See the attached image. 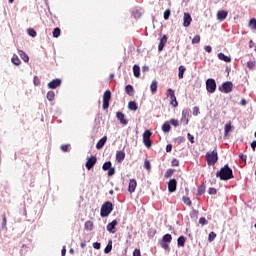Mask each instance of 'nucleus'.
Returning a JSON list of instances; mask_svg holds the SVG:
<instances>
[{"mask_svg":"<svg viewBox=\"0 0 256 256\" xmlns=\"http://www.w3.org/2000/svg\"><path fill=\"white\" fill-rule=\"evenodd\" d=\"M13 65H16L18 67V65H21V60L19 59V56H17V54H14L12 59H11Z\"/></svg>","mask_w":256,"mask_h":256,"instance_id":"obj_32","label":"nucleus"},{"mask_svg":"<svg viewBox=\"0 0 256 256\" xmlns=\"http://www.w3.org/2000/svg\"><path fill=\"white\" fill-rule=\"evenodd\" d=\"M117 220H113L112 222L108 223V225L106 226L107 231H109L110 233H117V230L115 229V227H117Z\"/></svg>","mask_w":256,"mask_h":256,"instance_id":"obj_15","label":"nucleus"},{"mask_svg":"<svg viewBox=\"0 0 256 256\" xmlns=\"http://www.w3.org/2000/svg\"><path fill=\"white\" fill-rule=\"evenodd\" d=\"M133 73L134 77H141V68L139 67V65L135 64L133 66Z\"/></svg>","mask_w":256,"mask_h":256,"instance_id":"obj_27","label":"nucleus"},{"mask_svg":"<svg viewBox=\"0 0 256 256\" xmlns=\"http://www.w3.org/2000/svg\"><path fill=\"white\" fill-rule=\"evenodd\" d=\"M218 59L224 61L225 63H231V57L225 55L223 52L218 53Z\"/></svg>","mask_w":256,"mask_h":256,"instance_id":"obj_22","label":"nucleus"},{"mask_svg":"<svg viewBox=\"0 0 256 256\" xmlns=\"http://www.w3.org/2000/svg\"><path fill=\"white\" fill-rule=\"evenodd\" d=\"M125 160V152L124 151H118L116 153V161L117 163H122V161Z\"/></svg>","mask_w":256,"mask_h":256,"instance_id":"obj_23","label":"nucleus"},{"mask_svg":"<svg viewBox=\"0 0 256 256\" xmlns=\"http://www.w3.org/2000/svg\"><path fill=\"white\" fill-rule=\"evenodd\" d=\"M48 101H55V92L49 91L46 95Z\"/></svg>","mask_w":256,"mask_h":256,"instance_id":"obj_36","label":"nucleus"},{"mask_svg":"<svg viewBox=\"0 0 256 256\" xmlns=\"http://www.w3.org/2000/svg\"><path fill=\"white\" fill-rule=\"evenodd\" d=\"M185 241H187V238H185V236L178 237L177 239L178 247H185Z\"/></svg>","mask_w":256,"mask_h":256,"instance_id":"obj_28","label":"nucleus"},{"mask_svg":"<svg viewBox=\"0 0 256 256\" xmlns=\"http://www.w3.org/2000/svg\"><path fill=\"white\" fill-rule=\"evenodd\" d=\"M175 141L178 143V145H181V143H185V137L179 136L175 139Z\"/></svg>","mask_w":256,"mask_h":256,"instance_id":"obj_48","label":"nucleus"},{"mask_svg":"<svg viewBox=\"0 0 256 256\" xmlns=\"http://www.w3.org/2000/svg\"><path fill=\"white\" fill-rule=\"evenodd\" d=\"M151 135H153L151 130H145L143 133V143L147 149L151 147Z\"/></svg>","mask_w":256,"mask_h":256,"instance_id":"obj_8","label":"nucleus"},{"mask_svg":"<svg viewBox=\"0 0 256 256\" xmlns=\"http://www.w3.org/2000/svg\"><path fill=\"white\" fill-rule=\"evenodd\" d=\"M249 26L251 29H256V20L254 18L249 21Z\"/></svg>","mask_w":256,"mask_h":256,"instance_id":"obj_52","label":"nucleus"},{"mask_svg":"<svg viewBox=\"0 0 256 256\" xmlns=\"http://www.w3.org/2000/svg\"><path fill=\"white\" fill-rule=\"evenodd\" d=\"M84 227H85L86 231H93V222L86 221L84 224Z\"/></svg>","mask_w":256,"mask_h":256,"instance_id":"obj_35","label":"nucleus"},{"mask_svg":"<svg viewBox=\"0 0 256 256\" xmlns=\"http://www.w3.org/2000/svg\"><path fill=\"white\" fill-rule=\"evenodd\" d=\"M128 109H129L130 111H137V102H135V101H130V102L128 103Z\"/></svg>","mask_w":256,"mask_h":256,"instance_id":"obj_33","label":"nucleus"},{"mask_svg":"<svg viewBox=\"0 0 256 256\" xmlns=\"http://www.w3.org/2000/svg\"><path fill=\"white\" fill-rule=\"evenodd\" d=\"M204 50L206 51V53H211L213 51V48L211 46H205Z\"/></svg>","mask_w":256,"mask_h":256,"instance_id":"obj_59","label":"nucleus"},{"mask_svg":"<svg viewBox=\"0 0 256 256\" xmlns=\"http://www.w3.org/2000/svg\"><path fill=\"white\" fill-rule=\"evenodd\" d=\"M125 91H126L127 95H129L130 97H132V95H134V93H135V89L130 84H128L125 87Z\"/></svg>","mask_w":256,"mask_h":256,"instance_id":"obj_29","label":"nucleus"},{"mask_svg":"<svg viewBox=\"0 0 256 256\" xmlns=\"http://www.w3.org/2000/svg\"><path fill=\"white\" fill-rule=\"evenodd\" d=\"M218 89L221 91V93H231V91H233V82H224L221 86H219Z\"/></svg>","mask_w":256,"mask_h":256,"instance_id":"obj_7","label":"nucleus"},{"mask_svg":"<svg viewBox=\"0 0 256 256\" xmlns=\"http://www.w3.org/2000/svg\"><path fill=\"white\" fill-rule=\"evenodd\" d=\"M215 237H217V234H215V232H210L208 236L209 243L215 241Z\"/></svg>","mask_w":256,"mask_h":256,"instance_id":"obj_41","label":"nucleus"},{"mask_svg":"<svg viewBox=\"0 0 256 256\" xmlns=\"http://www.w3.org/2000/svg\"><path fill=\"white\" fill-rule=\"evenodd\" d=\"M216 177L220 178V181H229L234 179L235 175H233V169L229 167V164H226L216 173Z\"/></svg>","mask_w":256,"mask_h":256,"instance_id":"obj_1","label":"nucleus"},{"mask_svg":"<svg viewBox=\"0 0 256 256\" xmlns=\"http://www.w3.org/2000/svg\"><path fill=\"white\" fill-rule=\"evenodd\" d=\"M185 71H187V68L185 66L181 65L178 68V79H183V75H185Z\"/></svg>","mask_w":256,"mask_h":256,"instance_id":"obj_25","label":"nucleus"},{"mask_svg":"<svg viewBox=\"0 0 256 256\" xmlns=\"http://www.w3.org/2000/svg\"><path fill=\"white\" fill-rule=\"evenodd\" d=\"M18 54L21 57V59L24 60L25 63H29V55H27V53H25V51L18 50Z\"/></svg>","mask_w":256,"mask_h":256,"instance_id":"obj_24","label":"nucleus"},{"mask_svg":"<svg viewBox=\"0 0 256 256\" xmlns=\"http://www.w3.org/2000/svg\"><path fill=\"white\" fill-rule=\"evenodd\" d=\"M93 248H94V249H101V243H99V242H94V243H93Z\"/></svg>","mask_w":256,"mask_h":256,"instance_id":"obj_60","label":"nucleus"},{"mask_svg":"<svg viewBox=\"0 0 256 256\" xmlns=\"http://www.w3.org/2000/svg\"><path fill=\"white\" fill-rule=\"evenodd\" d=\"M133 256H141V250L135 249L133 252Z\"/></svg>","mask_w":256,"mask_h":256,"instance_id":"obj_62","label":"nucleus"},{"mask_svg":"<svg viewBox=\"0 0 256 256\" xmlns=\"http://www.w3.org/2000/svg\"><path fill=\"white\" fill-rule=\"evenodd\" d=\"M230 131H231V124H226L224 128V135L228 136Z\"/></svg>","mask_w":256,"mask_h":256,"instance_id":"obj_44","label":"nucleus"},{"mask_svg":"<svg viewBox=\"0 0 256 256\" xmlns=\"http://www.w3.org/2000/svg\"><path fill=\"white\" fill-rule=\"evenodd\" d=\"M251 148L253 149V151H255V148H256V140H254V141L251 143Z\"/></svg>","mask_w":256,"mask_h":256,"instance_id":"obj_63","label":"nucleus"},{"mask_svg":"<svg viewBox=\"0 0 256 256\" xmlns=\"http://www.w3.org/2000/svg\"><path fill=\"white\" fill-rule=\"evenodd\" d=\"M150 91L153 95L157 93V80H153L151 85H150Z\"/></svg>","mask_w":256,"mask_h":256,"instance_id":"obj_31","label":"nucleus"},{"mask_svg":"<svg viewBox=\"0 0 256 256\" xmlns=\"http://www.w3.org/2000/svg\"><path fill=\"white\" fill-rule=\"evenodd\" d=\"M57 87H61V79L59 78L53 79L51 82L48 83L49 89H57Z\"/></svg>","mask_w":256,"mask_h":256,"instance_id":"obj_14","label":"nucleus"},{"mask_svg":"<svg viewBox=\"0 0 256 256\" xmlns=\"http://www.w3.org/2000/svg\"><path fill=\"white\" fill-rule=\"evenodd\" d=\"M182 201L185 205H187L188 207H191V199L189 197L183 196Z\"/></svg>","mask_w":256,"mask_h":256,"instance_id":"obj_39","label":"nucleus"},{"mask_svg":"<svg viewBox=\"0 0 256 256\" xmlns=\"http://www.w3.org/2000/svg\"><path fill=\"white\" fill-rule=\"evenodd\" d=\"M33 83L35 87H39V85H41V80H39V77L34 76Z\"/></svg>","mask_w":256,"mask_h":256,"instance_id":"obj_50","label":"nucleus"},{"mask_svg":"<svg viewBox=\"0 0 256 256\" xmlns=\"http://www.w3.org/2000/svg\"><path fill=\"white\" fill-rule=\"evenodd\" d=\"M166 44H167V35H164L160 39V42L158 44V51H159V53H161V51H163V48L165 47Z\"/></svg>","mask_w":256,"mask_h":256,"instance_id":"obj_19","label":"nucleus"},{"mask_svg":"<svg viewBox=\"0 0 256 256\" xmlns=\"http://www.w3.org/2000/svg\"><path fill=\"white\" fill-rule=\"evenodd\" d=\"M169 124H170V125H173L174 127H179V120L172 118V119L169 121Z\"/></svg>","mask_w":256,"mask_h":256,"instance_id":"obj_47","label":"nucleus"},{"mask_svg":"<svg viewBox=\"0 0 256 256\" xmlns=\"http://www.w3.org/2000/svg\"><path fill=\"white\" fill-rule=\"evenodd\" d=\"M167 97L170 99V104L173 107H177L179 103L177 102V97L175 96V90L169 88L166 92Z\"/></svg>","mask_w":256,"mask_h":256,"instance_id":"obj_6","label":"nucleus"},{"mask_svg":"<svg viewBox=\"0 0 256 256\" xmlns=\"http://www.w3.org/2000/svg\"><path fill=\"white\" fill-rule=\"evenodd\" d=\"M173 173H174V170L173 169H168L166 172H165V177L166 179H169V177H172L173 176Z\"/></svg>","mask_w":256,"mask_h":256,"instance_id":"obj_46","label":"nucleus"},{"mask_svg":"<svg viewBox=\"0 0 256 256\" xmlns=\"http://www.w3.org/2000/svg\"><path fill=\"white\" fill-rule=\"evenodd\" d=\"M162 131L163 133H169V131H171V124L169 123V121L164 122V124L162 125Z\"/></svg>","mask_w":256,"mask_h":256,"instance_id":"obj_26","label":"nucleus"},{"mask_svg":"<svg viewBox=\"0 0 256 256\" xmlns=\"http://www.w3.org/2000/svg\"><path fill=\"white\" fill-rule=\"evenodd\" d=\"M2 229H5L7 227V216L5 214L2 215Z\"/></svg>","mask_w":256,"mask_h":256,"instance_id":"obj_43","label":"nucleus"},{"mask_svg":"<svg viewBox=\"0 0 256 256\" xmlns=\"http://www.w3.org/2000/svg\"><path fill=\"white\" fill-rule=\"evenodd\" d=\"M171 241H173V236H171V234H165L162 237V240L159 241L160 247H162V249H165V251H168L169 243H171Z\"/></svg>","mask_w":256,"mask_h":256,"instance_id":"obj_4","label":"nucleus"},{"mask_svg":"<svg viewBox=\"0 0 256 256\" xmlns=\"http://www.w3.org/2000/svg\"><path fill=\"white\" fill-rule=\"evenodd\" d=\"M247 67L248 69H251V70L255 69V60H249L247 62Z\"/></svg>","mask_w":256,"mask_h":256,"instance_id":"obj_42","label":"nucleus"},{"mask_svg":"<svg viewBox=\"0 0 256 256\" xmlns=\"http://www.w3.org/2000/svg\"><path fill=\"white\" fill-rule=\"evenodd\" d=\"M27 33L30 37H37V32L33 28H28Z\"/></svg>","mask_w":256,"mask_h":256,"instance_id":"obj_37","label":"nucleus"},{"mask_svg":"<svg viewBox=\"0 0 256 256\" xmlns=\"http://www.w3.org/2000/svg\"><path fill=\"white\" fill-rule=\"evenodd\" d=\"M52 34H53V37H54L55 39H57V37H59V36L61 35V29H60V28H55V29L53 30Z\"/></svg>","mask_w":256,"mask_h":256,"instance_id":"obj_38","label":"nucleus"},{"mask_svg":"<svg viewBox=\"0 0 256 256\" xmlns=\"http://www.w3.org/2000/svg\"><path fill=\"white\" fill-rule=\"evenodd\" d=\"M171 17V10L167 9L164 11V19L167 21Z\"/></svg>","mask_w":256,"mask_h":256,"instance_id":"obj_49","label":"nucleus"},{"mask_svg":"<svg viewBox=\"0 0 256 256\" xmlns=\"http://www.w3.org/2000/svg\"><path fill=\"white\" fill-rule=\"evenodd\" d=\"M206 161H207V165L209 166L215 165V163L219 161V155L217 153V149H214L213 151L206 153Z\"/></svg>","mask_w":256,"mask_h":256,"instance_id":"obj_2","label":"nucleus"},{"mask_svg":"<svg viewBox=\"0 0 256 256\" xmlns=\"http://www.w3.org/2000/svg\"><path fill=\"white\" fill-rule=\"evenodd\" d=\"M132 15L135 19H139V17H141V11L139 10H133L132 11Z\"/></svg>","mask_w":256,"mask_h":256,"instance_id":"obj_45","label":"nucleus"},{"mask_svg":"<svg viewBox=\"0 0 256 256\" xmlns=\"http://www.w3.org/2000/svg\"><path fill=\"white\" fill-rule=\"evenodd\" d=\"M191 115V110L189 108L184 109L182 111V118H181V123L184 125H189V117Z\"/></svg>","mask_w":256,"mask_h":256,"instance_id":"obj_11","label":"nucleus"},{"mask_svg":"<svg viewBox=\"0 0 256 256\" xmlns=\"http://www.w3.org/2000/svg\"><path fill=\"white\" fill-rule=\"evenodd\" d=\"M112 211H113V203H111L110 201H107L104 204H102L100 209V215L101 217H109Z\"/></svg>","mask_w":256,"mask_h":256,"instance_id":"obj_3","label":"nucleus"},{"mask_svg":"<svg viewBox=\"0 0 256 256\" xmlns=\"http://www.w3.org/2000/svg\"><path fill=\"white\" fill-rule=\"evenodd\" d=\"M61 253H62V256L66 255L67 249L65 248V246L62 248Z\"/></svg>","mask_w":256,"mask_h":256,"instance_id":"obj_64","label":"nucleus"},{"mask_svg":"<svg viewBox=\"0 0 256 256\" xmlns=\"http://www.w3.org/2000/svg\"><path fill=\"white\" fill-rule=\"evenodd\" d=\"M193 115H194V117H197V115H199L201 112L199 111V107H197V106H195L194 108H193Z\"/></svg>","mask_w":256,"mask_h":256,"instance_id":"obj_53","label":"nucleus"},{"mask_svg":"<svg viewBox=\"0 0 256 256\" xmlns=\"http://www.w3.org/2000/svg\"><path fill=\"white\" fill-rule=\"evenodd\" d=\"M171 151H173V145L168 144V145L166 146V153H171Z\"/></svg>","mask_w":256,"mask_h":256,"instance_id":"obj_58","label":"nucleus"},{"mask_svg":"<svg viewBox=\"0 0 256 256\" xmlns=\"http://www.w3.org/2000/svg\"><path fill=\"white\" fill-rule=\"evenodd\" d=\"M68 149H69V145H62L61 146V151H64V153H67Z\"/></svg>","mask_w":256,"mask_h":256,"instance_id":"obj_61","label":"nucleus"},{"mask_svg":"<svg viewBox=\"0 0 256 256\" xmlns=\"http://www.w3.org/2000/svg\"><path fill=\"white\" fill-rule=\"evenodd\" d=\"M107 143V136L102 137L96 144V149H103Z\"/></svg>","mask_w":256,"mask_h":256,"instance_id":"obj_21","label":"nucleus"},{"mask_svg":"<svg viewBox=\"0 0 256 256\" xmlns=\"http://www.w3.org/2000/svg\"><path fill=\"white\" fill-rule=\"evenodd\" d=\"M103 171H108V177H113L115 173V168H113L111 161H107L102 166Z\"/></svg>","mask_w":256,"mask_h":256,"instance_id":"obj_10","label":"nucleus"},{"mask_svg":"<svg viewBox=\"0 0 256 256\" xmlns=\"http://www.w3.org/2000/svg\"><path fill=\"white\" fill-rule=\"evenodd\" d=\"M116 119L121 123V125H127V120L125 119V114L123 112L116 113Z\"/></svg>","mask_w":256,"mask_h":256,"instance_id":"obj_18","label":"nucleus"},{"mask_svg":"<svg viewBox=\"0 0 256 256\" xmlns=\"http://www.w3.org/2000/svg\"><path fill=\"white\" fill-rule=\"evenodd\" d=\"M188 137V141H190V143H195V136L191 135V133L187 134Z\"/></svg>","mask_w":256,"mask_h":256,"instance_id":"obj_55","label":"nucleus"},{"mask_svg":"<svg viewBox=\"0 0 256 256\" xmlns=\"http://www.w3.org/2000/svg\"><path fill=\"white\" fill-rule=\"evenodd\" d=\"M206 90L208 93H215L217 91V83L215 79L209 78L206 80Z\"/></svg>","mask_w":256,"mask_h":256,"instance_id":"obj_5","label":"nucleus"},{"mask_svg":"<svg viewBox=\"0 0 256 256\" xmlns=\"http://www.w3.org/2000/svg\"><path fill=\"white\" fill-rule=\"evenodd\" d=\"M205 194V185H200L197 190V196L201 197V195Z\"/></svg>","mask_w":256,"mask_h":256,"instance_id":"obj_34","label":"nucleus"},{"mask_svg":"<svg viewBox=\"0 0 256 256\" xmlns=\"http://www.w3.org/2000/svg\"><path fill=\"white\" fill-rule=\"evenodd\" d=\"M183 21V26L189 27V25H191V22L193 21V18H191V14L184 13Z\"/></svg>","mask_w":256,"mask_h":256,"instance_id":"obj_17","label":"nucleus"},{"mask_svg":"<svg viewBox=\"0 0 256 256\" xmlns=\"http://www.w3.org/2000/svg\"><path fill=\"white\" fill-rule=\"evenodd\" d=\"M168 191L169 193H175L177 191V180L175 178L169 180Z\"/></svg>","mask_w":256,"mask_h":256,"instance_id":"obj_13","label":"nucleus"},{"mask_svg":"<svg viewBox=\"0 0 256 256\" xmlns=\"http://www.w3.org/2000/svg\"><path fill=\"white\" fill-rule=\"evenodd\" d=\"M197 43H201V36L199 35L194 36L192 39V45H197Z\"/></svg>","mask_w":256,"mask_h":256,"instance_id":"obj_40","label":"nucleus"},{"mask_svg":"<svg viewBox=\"0 0 256 256\" xmlns=\"http://www.w3.org/2000/svg\"><path fill=\"white\" fill-rule=\"evenodd\" d=\"M199 223H200V225H207L209 223V221H207V219H205V217H201L199 219Z\"/></svg>","mask_w":256,"mask_h":256,"instance_id":"obj_54","label":"nucleus"},{"mask_svg":"<svg viewBox=\"0 0 256 256\" xmlns=\"http://www.w3.org/2000/svg\"><path fill=\"white\" fill-rule=\"evenodd\" d=\"M144 168L147 169V171H151V162H149V160L144 161Z\"/></svg>","mask_w":256,"mask_h":256,"instance_id":"obj_51","label":"nucleus"},{"mask_svg":"<svg viewBox=\"0 0 256 256\" xmlns=\"http://www.w3.org/2000/svg\"><path fill=\"white\" fill-rule=\"evenodd\" d=\"M227 11L225 10H220L217 12V19L218 21H225V19H227Z\"/></svg>","mask_w":256,"mask_h":256,"instance_id":"obj_20","label":"nucleus"},{"mask_svg":"<svg viewBox=\"0 0 256 256\" xmlns=\"http://www.w3.org/2000/svg\"><path fill=\"white\" fill-rule=\"evenodd\" d=\"M95 163H97V157L91 156L87 159L85 167L88 169V171H91L93 167H95Z\"/></svg>","mask_w":256,"mask_h":256,"instance_id":"obj_12","label":"nucleus"},{"mask_svg":"<svg viewBox=\"0 0 256 256\" xmlns=\"http://www.w3.org/2000/svg\"><path fill=\"white\" fill-rule=\"evenodd\" d=\"M136 189H137V180L132 178V179L129 180L128 191L130 193H135Z\"/></svg>","mask_w":256,"mask_h":256,"instance_id":"obj_16","label":"nucleus"},{"mask_svg":"<svg viewBox=\"0 0 256 256\" xmlns=\"http://www.w3.org/2000/svg\"><path fill=\"white\" fill-rule=\"evenodd\" d=\"M208 193H209V195H217V189L209 188Z\"/></svg>","mask_w":256,"mask_h":256,"instance_id":"obj_56","label":"nucleus"},{"mask_svg":"<svg viewBox=\"0 0 256 256\" xmlns=\"http://www.w3.org/2000/svg\"><path fill=\"white\" fill-rule=\"evenodd\" d=\"M113 249V240H109L107 246L104 249V253L108 254L111 253Z\"/></svg>","mask_w":256,"mask_h":256,"instance_id":"obj_30","label":"nucleus"},{"mask_svg":"<svg viewBox=\"0 0 256 256\" xmlns=\"http://www.w3.org/2000/svg\"><path fill=\"white\" fill-rule=\"evenodd\" d=\"M109 101H111V90H106L103 94L102 109H109Z\"/></svg>","mask_w":256,"mask_h":256,"instance_id":"obj_9","label":"nucleus"},{"mask_svg":"<svg viewBox=\"0 0 256 256\" xmlns=\"http://www.w3.org/2000/svg\"><path fill=\"white\" fill-rule=\"evenodd\" d=\"M172 167H179V161L177 160V158H174L172 160Z\"/></svg>","mask_w":256,"mask_h":256,"instance_id":"obj_57","label":"nucleus"}]
</instances>
